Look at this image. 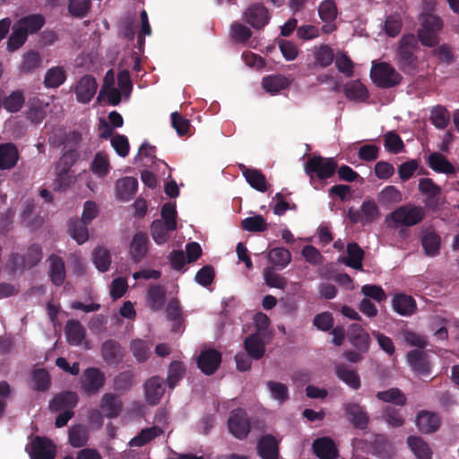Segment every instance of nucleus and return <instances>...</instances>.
<instances>
[{"mask_svg":"<svg viewBox=\"0 0 459 459\" xmlns=\"http://www.w3.org/2000/svg\"><path fill=\"white\" fill-rule=\"evenodd\" d=\"M419 40L414 34H405L400 39L394 54V62L405 75L415 76L419 72Z\"/></svg>","mask_w":459,"mask_h":459,"instance_id":"1","label":"nucleus"},{"mask_svg":"<svg viewBox=\"0 0 459 459\" xmlns=\"http://www.w3.org/2000/svg\"><path fill=\"white\" fill-rule=\"evenodd\" d=\"M370 78L373 83L381 89L395 87L403 81V75L386 62L373 63Z\"/></svg>","mask_w":459,"mask_h":459,"instance_id":"2","label":"nucleus"},{"mask_svg":"<svg viewBox=\"0 0 459 459\" xmlns=\"http://www.w3.org/2000/svg\"><path fill=\"white\" fill-rule=\"evenodd\" d=\"M442 19L434 14L423 16L421 27L418 30L416 36L420 43L429 48L436 47L439 43L437 33L443 29Z\"/></svg>","mask_w":459,"mask_h":459,"instance_id":"3","label":"nucleus"},{"mask_svg":"<svg viewBox=\"0 0 459 459\" xmlns=\"http://www.w3.org/2000/svg\"><path fill=\"white\" fill-rule=\"evenodd\" d=\"M304 169L310 178L316 175L319 179L325 180L334 175L338 169V164L334 158H324L320 155H314L308 158Z\"/></svg>","mask_w":459,"mask_h":459,"instance_id":"4","label":"nucleus"},{"mask_svg":"<svg viewBox=\"0 0 459 459\" xmlns=\"http://www.w3.org/2000/svg\"><path fill=\"white\" fill-rule=\"evenodd\" d=\"M425 216L421 206L403 205L395 209L389 215L390 219L399 225L413 226L420 223Z\"/></svg>","mask_w":459,"mask_h":459,"instance_id":"5","label":"nucleus"},{"mask_svg":"<svg viewBox=\"0 0 459 459\" xmlns=\"http://www.w3.org/2000/svg\"><path fill=\"white\" fill-rule=\"evenodd\" d=\"M418 189L425 196L424 204L430 211H437L442 204L441 187L432 178H422L419 180Z\"/></svg>","mask_w":459,"mask_h":459,"instance_id":"6","label":"nucleus"},{"mask_svg":"<svg viewBox=\"0 0 459 459\" xmlns=\"http://www.w3.org/2000/svg\"><path fill=\"white\" fill-rule=\"evenodd\" d=\"M244 21L255 30H263L270 22L268 9L261 3L250 4L243 13Z\"/></svg>","mask_w":459,"mask_h":459,"instance_id":"7","label":"nucleus"},{"mask_svg":"<svg viewBox=\"0 0 459 459\" xmlns=\"http://www.w3.org/2000/svg\"><path fill=\"white\" fill-rule=\"evenodd\" d=\"M230 432L238 439H245L250 433V420L247 412L242 409H237L230 412L228 419Z\"/></svg>","mask_w":459,"mask_h":459,"instance_id":"8","label":"nucleus"},{"mask_svg":"<svg viewBox=\"0 0 459 459\" xmlns=\"http://www.w3.org/2000/svg\"><path fill=\"white\" fill-rule=\"evenodd\" d=\"M26 449L30 459H54L56 453L53 442L48 437L40 436H36Z\"/></svg>","mask_w":459,"mask_h":459,"instance_id":"9","label":"nucleus"},{"mask_svg":"<svg viewBox=\"0 0 459 459\" xmlns=\"http://www.w3.org/2000/svg\"><path fill=\"white\" fill-rule=\"evenodd\" d=\"M97 82L94 76L86 74L82 76L74 85V91L76 100L80 103H89L97 91Z\"/></svg>","mask_w":459,"mask_h":459,"instance_id":"10","label":"nucleus"},{"mask_svg":"<svg viewBox=\"0 0 459 459\" xmlns=\"http://www.w3.org/2000/svg\"><path fill=\"white\" fill-rule=\"evenodd\" d=\"M82 390L87 394H94L104 385V374L97 368H88L82 377Z\"/></svg>","mask_w":459,"mask_h":459,"instance_id":"11","label":"nucleus"},{"mask_svg":"<svg viewBox=\"0 0 459 459\" xmlns=\"http://www.w3.org/2000/svg\"><path fill=\"white\" fill-rule=\"evenodd\" d=\"M196 363L204 375H213L221 363V354L214 349L204 351L197 357Z\"/></svg>","mask_w":459,"mask_h":459,"instance_id":"12","label":"nucleus"},{"mask_svg":"<svg viewBox=\"0 0 459 459\" xmlns=\"http://www.w3.org/2000/svg\"><path fill=\"white\" fill-rule=\"evenodd\" d=\"M143 388L146 403L152 406L157 405L165 393L164 380L160 376H153L145 381Z\"/></svg>","mask_w":459,"mask_h":459,"instance_id":"13","label":"nucleus"},{"mask_svg":"<svg viewBox=\"0 0 459 459\" xmlns=\"http://www.w3.org/2000/svg\"><path fill=\"white\" fill-rule=\"evenodd\" d=\"M256 449L261 459H279V440L271 434L264 435L259 438Z\"/></svg>","mask_w":459,"mask_h":459,"instance_id":"14","label":"nucleus"},{"mask_svg":"<svg viewBox=\"0 0 459 459\" xmlns=\"http://www.w3.org/2000/svg\"><path fill=\"white\" fill-rule=\"evenodd\" d=\"M419 430L425 434L436 432L440 427V417L437 413L429 411H420L415 420Z\"/></svg>","mask_w":459,"mask_h":459,"instance_id":"15","label":"nucleus"},{"mask_svg":"<svg viewBox=\"0 0 459 459\" xmlns=\"http://www.w3.org/2000/svg\"><path fill=\"white\" fill-rule=\"evenodd\" d=\"M349 342L359 351H368L370 337L367 331L359 324H351L348 329Z\"/></svg>","mask_w":459,"mask_h":459,"instance_id":"16","label":"nucleus"},{"mask_svg":"<svg viewBox=\"0 0 459 459\" xmlns=\"http://www.w3.org/2000/svg\"><path fill=\"white\" fill-rule=\"evenodd\" d=\"M312 446L315 455L319 459H337L339 456L335 443L328 437L315 439Z\"/></svg>","mask_w":459,"mask_h":459,"instance_id":"17","label":"nucleus"},{"mask_svg":"<svg viewBox=\"0 0 459 459\" xmlns=\"http://www.w3.org/2000/svg\"><path fill=\"white\" fill-rule=\"evenodd\" d=\"M392 307L400 316H411L417 310V303L411 295L396 293L392 299Z\"/></svg>","mask_w":459,"mask_h":459,"instance_id":"18","label":"nucleus"},{"mask_svg":"<svg viewBox=\"0 0 459 459\" xmlns=\"http://www.w3.org/2000/svg\"><path fill=\"white\" fill-rule=\"evenodd\" d=\"M345 413L351 423L359 429H366L368 425V415L364 407L356 403L345 404Z\"/></svg>","mask_w":459,"mask_h":459,"instance_id":"19","label":"nucleus"},{"mask_svg":"<svg viewBox=\"0 0 459 459\" xmlns=\"http://www.w3.org/2000/svg\"><path fill=\"white\" fill-rule=\"evenodd\" d=\"M100 408L105 417L115 419L122 411L123 403L117 394L107 393L101 397Z\"/></svg>","mask_w":459,"mask_h":459,"instance_id":"20","label":"nucleus"},{"mask_svg":"<svg viewBox=\"0 0 459 459\" xmlns=\"http://www.w3.org/2000/svg\"><path fill=\"white\" fill-rule=\"evenodd\" d=\"M78 395L75 392L66 391L56 394L49 403L52 411L71 410L77 405Z\"/></svg>","mask_w":459,"mask_h":459,"instance_id":"21","label":"nucleus"},{"mask_svg":"<svg viewBox=\"0 0 459 459\" xmlns=\"http://www.w3.org/2000/svg\"><path fill=\"white\" fill-rule=\"evenodd\" d=\"M49 272L48 275L52 283L61 286L65 280V264L62 257L52 254L48 256Z\"/></svg>","mask_w":459,"mask_h":459,"instance_id":"22","label":"nucleus"},{"mask_svg":"<svg viewBox=\"0 0 459 459\" xmlns=\"http://www.w3.org/2000/svg\"><path fill=\"white\" fill-rule=\"evenodd\" d=\"M239 169L251 187L262 193L267 191L266 178L259 169H249L243 164L239 165Z\"/></svg>","mask_w":459,"mask_h":459,"instance_id":"23","label":"nucleus"},{"mask_svg":"<svg viewBox=\"0 0 459 459\" xmlns=\"http://www.w3.org/2000/svg\"><path fill=\"white\" fill-rule=\"evenodd\" d=\"M244 348L248 355L255 360L262 359L265 352V345L257 333H251L245 338Z\"/></svg>","mask_w":459,"mask_h":459,"instance_id":"24","label":"nucleus"},{"mask_svg":"<svg viewBox=\"0 0 459 459\" xmlns=\"http://www.w3.org/2000/svg\"><path fill=\"white\" fill-rule=\"evenodd\" d=\"M19 152L15 144L6 143L0 144V169H10L18 161Z\"/></svg>","mask_w":459,"mask_h":459,"instance_id":"25","label":"nucleus"},{"mask_svg":"<svg viewBox=\"0 0 459 459\" xmlns=\"http://www.w3.org/2000/svg\"><path fill=\"white\" fill-rule=\"evenodd\" d=\"M406 357L408 363L415 372L420 375L429 374L430 365L424 351L420 350H412L407 353Z\"/></svg>","mask_w":459,"mask_h":459,"instance_id":"26","label":"nucleus"},{"mask_svg":"<svg viewBox=\"0 0 459 459\" xmlns=\"http://www.w3.org/2000/svg\"><path fill=\"white\" fill-rule=\"evenodd\" d=\"M149 245V238L146 233L137 232L134 235L131 246L130 254L134 262H140L147 254Z\"/></svg>","mask_w":459,"mask_h":459,"instance_id":"27","label":"nucleus"},{"mask_svg":"<svg viewBox=\"0 0 459 459\" xmlns=\"http://www.w3.org/2000/svg\"><path fill=\"white\" fill-rule=\"evenodd\" d=\"M428 164L430 169L437 173L452 175L456 172L455 167L439 152H432L428 159Z\"/></svg>","mask_w":459,"mask_h":459,"instance_id":"28","label":"nucleus"},{"mask_svg":"<svg viewBox=\"0 0 459 459\" xmlns=\"http://www.w3.org/2000/svg\"><path fill=\"white\" fill-rule=\"evenodd\" d=\"M117 195L122 201H129L135 195L138 188V181L135 178L126 177L117 182Z\"/></svg>","mask_w":459,"mask_h":459,"instance_id":"29","label":"nucleus"},{"mask_svg":"<svg viewBox=\"0 0 459 459\" xmlns=\"http://www.w3.org/2000/svg\"><path fill=\"white\" fill-rule=\"evenodd\" d=\"M337 377L353 390L361 386L360 377L355 369L350 368L345 364H339L335 368Z\"/></svg>","mask_w":459,"mask_h":459,"instance_id":"30","label":"nucleus"},{"mask_svg":"<svg viewBox=\"0 0 459 459\" xmlns=\"http://www.w3.org/2000/svg\"><path fill=\"white\" fill-rule=\"evenodd\" d=\"M291 81L282 75H268L263 79L262 85L265 91L272 94L279 93L281 91L290 87Z\"/></svg>","mask_w":459,"mask_h":459,"instance_id":"31","label":"nucleus"},{"mask_svg":"<svg viewBox=\"0 0 459 459\" xmlns=\"http://www.w3.org/2000/svg\"><path fill=\"white\" fill-rule=\"evenodd\" d=\"M45 18L42 14L35 13L26 15L15 23L21 29H23V31L26 32L27 35L37 33L45 24Z\"/></svg>","mask_w":459,"mask_h":459,"instance_id":"32","label":"nucleus"},{"mask_svg":"<svg viewBox=\"0 0 459 459\" xmlns=\"http://www.w3.org/2000/svg\"><path fill=\"white\" fill-rule=\"evenodd\" d=\"M90 436L89 428L83 424H75L68 429V440L74 447H83Z\"/></svg>","mask_w":459,"mask_h":459,"instance_id":"33","label":"nucleus"},{"mask_svg":"<svg viewBox=\"0 0 459 459\" xmlns=\"http://www.w3.org/2000/svg\"><path fill=\"white\" fill-rule=\"evenodd\" d=\"M315 57V66L326 68L331 65L334 60L333 49L327 44H320L315 47L313 50Z\"/></svg>","mask_w":459,"mask_h":459,"instance_id":"34","label":"nucleus"},{"mask_svg":"<svg viewBox=\"0 0 459 459\" xmlns=\"http://www.w3.org/2000/svg\"><path fill=\"white\" fill-rule=\"evenodd\" d=\"M65 332L70 345H79L85 337V329L79 321L68 320Z\"/></svg>","mask_w":459,"mask_h":459,"instance_id":"35","label":"nucleus"},{"mask_svg":"<svg viewBox=\"0 0 459 459\" xmlns=\"http://www.w3.org/2000/svg\"><path fill=\"white\" fill-rule=\"evenodd\" d=\"M186 373V365L179 360L170 362L168 368L167 385L170 389H174L178 383L184 378Z\"/></svg>","mask_w":459,"mask_h":459,"instance_id":"36","label":"nucleus"},{"mask_svg":"<svg viewBox=\"0 0 459 459\" xmlns=\"http://www.w3.org/2000/svg\"><path fill=\"white\" fill-rule=\"evenodd\" d=\"M343 93L351 100L364 101L368 98L366 86L359 80L347 82L343 86Z\"/></svg>","mask_w":459,"mask_h":459,"instance_id":"37","label":"nucleus"},{"mask_svg":"<svg viewBox=\"0 0 459 459\" xmlns=\"http://www.w3.org/2000/svg\"><path fill=\"white\" fill-rule=\"evenodd\" d=\"M347 258L343 263L353 269H361L362 261L364 259V250L356 242H351L347 245Z\"/></svg>","mask_w":459,"mask_h":459,"instance_id":"38","label":"nucleus"},{"mask_svg":"<svg viewBox=\"0 0 459 459\" xmlns=\"http://www.w3.org/2000/svg\"><path fill=\"white\" fill-rule=\"evenodd\" d=\"M407 444L418 459L432 458L431 449L421 437L410 436L407 437Z\"/></svg>","mask_w":459,"mask_h":459,"instance_id":"39","label":"nucleus"},{"mask_svg":"<svg viewBox=\"0 0 459 459\" xmlns=\"http://www.w3.org/2000/svg\"><path fill=\"white\" fill-rule=\"evenodd\" d=\"M166 290L161 285L151 286L147 293L148 304L152 310L159 311L165 304Z\"/></svg>","mask_w":459,"mask_h":459,"instance_id":"40","label":"nucleus"},{"mask_svg":"<svg viewBox=\"0 0 459 459\" xmlns=\"http://www.w3.org/2000/svg\"><path fill=\"white\" fill-rule=\"evenodd\" d=\"M376 397L384 403H392L396 406H404L407 403L405 394L397 387H392L385 391L376 394Z\"/></svg>","mask_w":459,"mask_h":459,"instance_id":"41","label":"nucleus"},{"mask_svg":"<svg viewBox=\"0 0 459 459\" xmlns=\"http://www.w3.org/2000/svg\"><path fill=\"white\" fill-rule=\"evenodd\" d=\"M42 58L39 52L30 50L22 56L19 69L22 74H31L41 65Z\"/></svg>","mask_w":459,"mask_h":459,"instance_id":"42","label":"nucleus"},{"mask_svg":"<svg viewBox=\"0 0 459 459\" xmlns=\"http://www.w3.org/2000/svg\"><path fill=\"white\" fill-rule=\"evenodd\" d=\"M110 169V163L107 153L99 152L94 155L91 163V170L98 178H105Z\"/></svg>","mask_w":459,"mask_h":459,"instance_id":"43","label":"nucleus"},{"mask_svg":"<svg viewBox=\"0 0 459 459\" xmlns=\"http://www.w3.org/2000/svg\"><path fill=\"white\" fill-rule=\"evenodd\" d=\"M66 80V73L62 66L49 68L44 77V85L47 88H57Z\"/></svg>","mask_w":459,"mask_h":459,"instance_id":"44","label":"nucleus"},{"mask_svg":"<svg viewBox=\"0 0 459 459\" xmlns=\"http://www.w3.org/2000/svg\"><path fill=\"white\" fill-rule=\"evenodd\" d=\"M162 433L163 430L158 426L143 429L138 435L132 438L130 445L134 446H143Z\"/></svg>","mask_w":459,"mask_h":459,"instance_id":"45","label":"nucleus"},{"mask_svg":"<svg viewBox=\"0 0 459 459\" xmlns=\"http://www.w3.org/2000/svg\"><path fill=\"white\" fill-rule=\"evenodd\" d=\"M176 229H169L162 220H155L151 225V234L158 245L165 244L169 240V232Z\"/></svg>","mask_w":459,"mask_h":459,"instance_id":"46","label":"nucleus"},{"mask_svg":"<svg viewBox=\"0 0 459 459\" xmlns=\"http://www.w3.org/2000/svg\"><path fill=\"white\" fill-rule=\"evenodd\" d=\"M290 252L284 247H275L269 251L268 260L280 269L285 268L290 262Z\"/></svg>","mask_w":459,"mask_h":459,"instance_id":"47","label":"nucleus"},{"mask_svg":"<svg viewBox=\"0 0 459 459\" xmlns=\"http://www.w3.org/2000/svg\"><path fill=\"white\" fill-rule=\"evenodd\" d=\"M424 252L429 256H435L439 253L441 238L436 232H428L421 238Z\"/></svg>","mask_w":459,"mask_h":459,"instance_id":"48","label":"nucleus"},{"mask_svg":"<svg viewBox=\"0 0 459 459\" xmlns=\"http://www.w3.org/2000/svg\"><path fill=\"white\" fill-rule=\"evenodd\" d=\"M318 16L323 22H335L338 8L333 0H324L318 5Z\"/></svg>","mask_w":459,"mask_h":459,"instance_id":"49","label":"nucleus"},{"mask_svg":"<svg viewBox=\"0 0 459 459\" xmlns=\"http://www.w3.org/2000/svg\"><path fill=\"white\" fill-rule=\"evenodd\" d=\"M88 223H84L78 219L71 220L69 222V232L78 244H83L88 240L89 233L87 229Z\"/></svg>","mask_w":459,"mask_h":459,"instance_id":"50","label":"nucleus"},{"mask_svg":"<svg viewBox=\"0 0 459 459\" xmlns=\"http://www.w3.org/2000/svg\"><path fill=\"white\" fill-rule=\"evenodd\" d=\"M432 124L439 129H445L450 122V113L443 106L437 105L430 111Z\"/></svg>","mask_w":459,"mask_h":459,"instance_id":"51","label":"nucleus"},{"mask_svg":"<svg viewBox=\"0 0 459 459\" xmlns=\"http://www.w3.org/2000/svg\"><path fill=\"white\" fill-rule=\"evenodd\" d=\"M384 146L391 153L397 154L403 151L404 143L398 134L388 131L384 134Z\"/></svg>","mask_w":459,"mask_h":459,"instance_id":"52","label":"nucleus"},{"mask_svg":"<svg viewBox=\"0 0 459 459\" xmlns=\"http://www.w3.org/2000/svg\"><path fill=\"white\" fill-rule=\"evenodd\" d=\"M92 259L99 271L104 273L109 269L111 256L108 249L101 247L95 248L92 254Z\"/></svg>","mask_w":459,"mask_h":459,"instance_id":"53","label":"nucleus"},{"mask_svg":"<svg viewBox=\"0 0 459 459\" xmlns=\"http://www.w3.org/2000/svg\"><path fill=\"white\" fill-rule=\"evenodd\" d=\"M25 102L22 91H14L9 96L4 99L2 105L9 112H18Z\"/></svg>","mask_w":459,"mask_h":459,"instance_id":"54","label":"nucleus"},{"mask_svg":"<svg viewBox=\"0 0 459 459\" xmlns=\"http://www.w3.org/2000/svg\"><path fill=\"white\" fill-rule=\"evenodd\" d=\"M28 35L23 29H21L16 24L13 25V32L8 38L6 48L8 51H15L19 49L27 40Z\"/></svg>","mask_w":459,"mask_h":459,"instance_id":"55","label":"nucleus"},{"mask_svg":"<svg viewBox=\"0 0 459 459\" xmlns=\"http://www.w3.org/2000/svg\"><path fill=\"white\" fill-rule=\"evenodd\" d=\"M103 359L108 362H114L121 357V346L115 340H108L102 344Z\"/></svg>","mask_w":459,"mask_h":459,"instance_id":"56","label":"nucleus"},{"mask_svg":"<svg viewBox=\"0 0 459 459\" xmlns=\"http://www.w3.org/2000/svg\"><path fill=\"white\" fill-rule=\"evenodd\" d=\"M241 227L249 232H262L267 230V223L262 215H255L244 219Z\"/></svg>","mask_w":459,"mask_h":459,"instance_id":"57","label":"nucleus"},{"mask_svg":"<svg viewBox=\"0 0 459 459\" xmlns=\"http://www.w3.org/2000/svg\"><path fill=\"white\" fill-rule=\"evenodd\" d=\"M32 381L34 389L39 392H45L50 387V376L44 368H38L32 371Z\"/></svg>","mask_w":459,"mask_h":459,"instance_id":"58","label":"nucleus"},{"mask_svg":"<svg viewBox=\"0 0 459 459\" xmlns=\"http://www.w3.org/2000/svg\"><path fill=\"white\" fill-rule=\"evenodd\" d=\"M133 355L139 362H143L150 357L151 351L148 343L141 339H134L130 343Z\"/></svg>","mask_w":459,"mask_h":459,"instance_id":"59","label":"nucleus"},{"mask_svg":"<svg viewBox=\"0 0 459 459\" xmlns=\"http://www.w3.org/2000/svg\"><path fill=\"white\" fill-rule=\"evenodd\" d=\"M267 387L271 393L272 397L282 404L289 399V388L285 384L268 381Z\"/></svg>","mask_w":459,"mask_h":459,"instance_id":"60","label":"nucleus"},{"mask_svg":"<svg viewBox=\"0 0 459 459\" xmlns=\"http://www.w3.org/2000/svg\"><path fill=\"white\" fill-rule=\"evenodd\" d=\"M264 279L267 286L284 290L287 286V280L273 271V267H267L264 270Z\"/></svg>","mask_w":459,"mask_h":459,"instance_id":"61","label":"nucleus"},{"mask_svg":"<svg viewBox=\"0 0 459 459\" xmlns=\"http://www.w3.org/2000/svg\"><path fill=\"white\" fill-rule=\"evenodd\" d=\"M432 56L437 57L439 63H444L446 65H451L455 60L452 48L447 43H443L441 45L437 44L432 50Z\"/></svg>","mask_w":459,"mask_h":459,"instance_id":"62","label":"nucleus"},{"mask_svg":"<svg viewBox=\"0 0 459 459\" xmlns=\"http://www.w3.org/2000/svg\"><path fill=\"white\" fill-rule=\"evenodd\" d=\"M27 269L36 266L42 259V247L39 244H31L23 255Z\"/></svg>","mask_w":459,"mask_h":459,"instance_id":"63","label":"nucleus"},{"mask_svg":"<svg viewBox=\"0 0 459 459\" xmlns=\"http://www.w3.org/2000/svg\"><path fill=\"white\" fill-rule=\"evenodd\" d=\"M91 0H69L68 12L76 18H83L91 9Z\"/></svg>","mask_w":459,"mask_h":459,"instance_id":"64","label":"nucleus"}]
</instances>
